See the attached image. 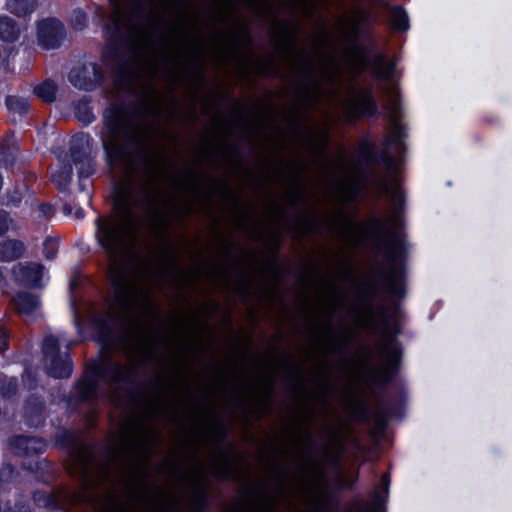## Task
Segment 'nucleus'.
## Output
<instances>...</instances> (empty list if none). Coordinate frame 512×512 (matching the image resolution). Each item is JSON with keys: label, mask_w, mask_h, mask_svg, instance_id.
I'll return each mask as SVG.
<instances>
[{"label": "nucleus", "mask_w": 512, "mask_h": 512, "mask_svg": "<svg viewBox=\"0 0 512 512\" xmlns=\"http://www.w3.org/2000/svg\"><path fill=\"white\" fill-rule=\"evenodd\" d=\"M65 38L63 24L55 18H47L38 23L37 40L44 49L58 48Z\"/></svg>", "instance_id": "9"}, {"label": "nucleus", "mask_w": 512, "mask_h": 512, "mask_svg": "<svg viewBox=\"0 0 512 512\" xmlns=\"http://www.w3.org/2000/svg\"><path fill=\"white\" fill-rule=\"evenodd\" d=\"M64 210H65V212H66L67 214H70V213H71V211H72L71 207H70V206H68V205H65V206H64Z\"/></svg>", "instance_id": "42"}, {"label": "nucleus", "mask_w": 512, "mask_h": 512, "mask_svg": "<svg viewBox=\"0 0 512 512\" xmlns=\"http://www.w3.org/2000/svg\"><path fill=\"white\" fill-rule=\"evenodd\" d=\"M160 110L159 104L139 109L114 105L104 114L100 137L107 161L120 166L127 177L133 176L137 156L152 133L147 116H158Z\"/></svg>", "instance_id": "3"}, {"label": "nucleus", "mask_w": 512, "mask_h": 512, "mask_svg": "<svg viewBox=\"0 0 512 512\" xmlns=\"http://www.w3.org/2000/svg\"><path fill=\"white\" fill-rule=\"evenodd\" d=\"M45 371L54 378H67L72 373V363L67 351H60L59 341L53 335H47L42 344Z\"/></svg>", "instance_id": "6"}, {"label": "nucleus", "mask_w": 512, "mask_h": 512, "mask_svg": "<svg viewBox=\"0 0 512 512\" xmlns=\"http://www.w3.org/2000/svg\"><path fill=\"white\" fill-rule=\"evenodd\" d=\"M45 411V403L38 395H31L26 400L25 413L29 416L42 414Z\"/></svg>", "instance_id": "24"}, {"label": "nucleus", "mask_w": 512, "mask_h": 512, "mask_svg": "<svg viewBox=\"0 0 512 512\" xmlns=\"http://www.w3.org/2000/svg\"><path fill=\"white\" fill-rule=\"evenodd\" d=\"M92 146L93 139L85 133L76 134L71 141L69 162H72L77 170L82 190L91 186L87 179L95 172V163L91 157Z\"/></svg>", "instance_id": "5"}, {"label": "nucleus", "mask_w": 512, "mask_h": 512, "mask_svg": "<svg viewBox=\"0 0 512 512\" xmlns=\"http://www.w3.org/2000/svg\"><path fill=\"white\" fill-rule=\"evenodd\" d=\"M7 108L19 115L25 114L29 109V103L27 99L18 96H8L6 99Z\"/></svg>", "instance_id": "25"}, {"label": "nucleus", "mask_w": 512, "mask_h": 512, "mask_svg": "<svg viewBox=\"0 0 512 512\" xmlns=\"http://www.w3.org/2000/svg\"><path fill=\"white\" fill-rule=\"evenodd\" d=\"M358 62H359V69H360V71L365 69V67L368 65L367 58L365 56H363V55H360L358 57Z\"/></svg>", "instance_id": "38"}, {"label": "nucleus", "mask_w": 512, "mask_h": 512, "mask_svg": "<svg viewBox=\"0 0 512 512\" xmlns=\"http://www.w3.org/2000/svg\"><path fill=\"white\" fill-rule=\"evenodd\" d=\"M11 220L4 210L0 209V236L5 234L9 230Z\"/></svg>", "instance_id": "32"}, {"label": "nucleus", "mask_w": 512, "mask_h": 512, "mask_svg": "<svg viewBox=\"0 0 512 512\" xmlns=\"http://www.w3.org/2000/svg\"><path fill=\"white\" fill-rule=\"evenodd\" d=\"M92 460V452L88 447H78L73 454V462L75 467L72 469L71 473L86 475L90 469Z\"/></svg>", "instance_id": "17"}, {"label": "nucleus", "mask_w": 512, "mask_h": 512, "mask_svg": "<svg viewBox=\"0 0 512 512\" xmlns=\"http://www.w3.org/2000/svg\"><path fill=\"white\" fill-rule=\"evenodd\" d=\"M68 79L75 88L92 91L104 82L105 71L102 64L88 62L74 67L70 71Z\"/></svg>", "instance_id": "7"}, {"label": "nucleus", "mask_w": 512, "mask_h": 512, "mask_svg": "<svg viewBox=\"0 0 512 512\" xmlns=\"http://www.w3.org/2000/svg\"><path fill=\"white\" fill-rule=\"evenodd\" d=\"M17 390V381L15 379L6 380L1 387V393L6 398H10L15 395Z\"/></svg>", "instance_id": "29"}, {"label": "nucleus", "mask_w": 512, "mask_h": 512, "mask_svg": "<svg viewBox=\"0 0 512 512\" xmlns=\"http://www.w3.org/2000/svg\"><path fill=\"white\" fill-rule=\"evenodd\" d=\"M72 176V164L68 161L51 175V180L60 189H65L70 183Z\"/></svg>", "instance_id": "22"}, {"label": "nucleus", "mask_w": 512, "mask_h": 512, "mask_svg": "<svg viewBox=\"0 0 512 512\" xmlns=\"http://www.w3.org/2000/svg\"><path fill=\"white\" fill-rule=\"evenodd\" d=\"M57 251L56 242L52 240H47L44 243V253L46 258L52 259Z\"/></svg>", "instance_id": "33"}, {"label": "nucleus", "mask_w": 512, "mask_h": 512, "mask_svg": "<svg viewBox=\"0 0 512 512\" xmlns=\"http://www.w3.org/2000/svg\"><path fill=\"white\" fill-rule=\"evenodd\" d=\"M302 497L311 509L321 510L328 502V493L323 480L319 479L305 487Z\"/></svg>", "instance_id": "13"}, {"label": "nucleus", "mask_w": 512, "mask_h": 512, "mask_svg": "<svg viewBox=\"0 0 512 512\" xmlns=\"http://www.w3.org/2000/svg\"><path fill=\"white\" fill-rule=\"evenodd\" d=\"M390 292L393 294L398 293V282L394 274H389L387 277Z\"/></svg>", "instance_id": "36"}, {"label": "nucleus", "mask_w": 512, "mask_h": 512, "mask_svg": "<svg viewBox=\"0 0 512 512\" xmlns=\"http://www.w3.org/2000/svg\"><path fill=\"white\" fill-rule=\"evenodd\" d=\"M20 35V28L16 22L7 16L0 17V39L5 42H14Z\"/></svg>", "instance_id": "20"}, {"label": "nucleus", "mask_w": 512, "mask_h": 512, "mask_svg": "<svg viewBox=\"0 0 512 512\" xmlns=\"http://www.w3.org/2000/svg\"><path fill=\"white\" fill-rule=\"evenodd\" d=\"M337 301L336 300H333L332 303H331V313H333L336 308H337Z\"/></svg>", "instance_id": "41"}, {"label": "nucleus", "mask_w": 512, "mask_h": 512, "mask_svg": "<svg viewBox=\"0 0 512 512\" xmlns=\"http://www.w3.org/2000/svg\"><path fill=\"white\" fill-rule=\"evenodd\" d=\"M143 165L140 178L116 185V214L99 217L96 221V239L108 256V274L113 288L109 316L122 327L116 340L103 336L105 356L101 363L90 366L78 382L75 395L80 401L95 399L100 381L109 385L115 401L129 396L138 366L154 357L155 340L144 323V317L151 315L154 308L150 296L151 276L142 264L129 261L140 230L143 227L155 229L162 217V194L157 186L160 164L145 157Z\"/></svg>", "instance_id": "1"}, {"label": "nucleus", "mask_w": 512, "mask_h": 512, "mask_svg": "<svg viewBox=\"0 0 512 512\" xmlns=\"http://www.w3.org/2000/svg\"><path fill=\"white\" fill-rule=\"evenodd\" d=\"M179 377L180 376L175 375V376H171L169 379H167L166 383H165V385H167V388L170 390H173V391H177L180 388H182L181 386H184L185 383H184V380L179 379Z\"/></svg>", "instance_id": "31"}, {"label": "nucleus", "mask_w": 512, "mask_h": 512, "mask_svg": "<svg viewBox=\"0 0 512 512\" xmlns=\"http://www.w3.org/2000/svg\"><path fill=\"white\" fill-rule=\"evenodd\" d=\"M299 74L298 101L303 106H313L325 96L324 84L333 80L332 68L322 59L300 56L295 63Z\"/></svg>", "instance_id": "4"}, {"label": "nucleus", "mask_w": 512, "mask_h": 512, "mask_svg": "<svg viewBox=\"0 0 512 512\" xmlns=\"http://www.w3.org/2000/svg\"><path fill=\"white\" fill-rule=\"evenodd\" d=\"M25 251L23 242L15 239L6 240L0 243V260L13 261L20 258Z\"/></svg>", "instance_id": "18"}, {"label": "nucleus", "mask_w": 512, "mask_h": 512, "mask_svg": "<svg viewBox=\"0 0 512 512\" xmlns=\"http://www.w3.org/2000/svg\"><path fill=\"white\" fill-rule=\"evenodd\" d=\"M160 69V65H159V62H158V58H157V55L154 54L150 59H149V68H148V72L151 74V75H155L158 73Z\"/></svg>", "instance_id": "34"}, {"label": "nucleus", "mask_w": 512, "mask_h": 512, "mask_svg": "<svg viewBox=\"0 0 512 512\" xmlns=\"http://www.w3.org/2000/svg\"><path fill=\"white\" fill-rule=\"evenodd\" d=\"M41 210L43 214L50 215L52 213V207L48 204H44L41 206Z\"/></svg>", "instance_id": "39"}, {"label": "nucleus", "mask_w": 512, "mask_h": 512, "mask_svg": "<svg viewBox=\"0 0 512 512\" xmlns=\"http://www.w3.org/2000/svg\"><path fill=\"white\" fill-rule=\"evenodd\" d=\"M347 109L353 116H368L376 111V104L371 92H359L352 96Z\"/></svg>", "instance_id": "14"}, {"label": "nucleus", "mask_w": 512, "mask_h": 512, "mask_svg": "<svg viewBox=\"0 0 512 512\" xmlns=\"http://www.w3.org/2000/svg\"><path fill=\"white\" fill-rule=\"evenodd\" d=\"M393 27L397 30H406L408 28V18L404 10L395 8L391 14Z\"/></svg>", "instance_id": "28"}, {"label": "nucleus", "mask_w": 512, "mask_h": 512, "mask_svg": "<svg viewBox=\"0 0 512 512\" xmlns=\"http://www.w3.org/2000/svg\"><path fill=\"white\" fill-rule=\"evenodd\" d=\"M387 221H388V222H391V221L396 222V216H393L391 219H389V220H387Z\"/></svg>", "instance_id": "43"}, {"label": "nucleus", "mask_w": 512, "mask_h": 512, "mask_svg": "<svg viewBox=\"0 0 512 512\" xmlns=\"http://www.w3.org/2000/svg\"><path fill=\"white\" fill-rule=\"evenodd\" d=\"M15 452L19 455L39 453L44 448V443L36 438L18 437L14 441Z\"/></svg>", "instance_id": "19"}, {"label": "nucleus", "mask_w": 512, "mask_h": 512, "mask_svg": "<svg viewBox=\"0 0 512 512\" xmlns=\"http://www.w3.org/2000/svg\"><path fill=\"white\" fill-rule=\"evenodd\" d=\"M10 11L18 16H24L33 10V4L30 0H11L8 3Z\"/></svg>", "instance_id": "27"}, {"label": "nucleus", "mask_w": 512, "mask_h": 512, "mask_svg": "<svg viewBox=\"0 0 512 512\" xmlns=\"http://www.w3.org/2000/svg\"><path fill=\"white\" fill-rule=\"evenodd\" d=\"M44 266L34 262L19 263L13 267L17 282L27 287H41Z\"/></svg>", "instance_id": "11"}, {"label": "nucleus", "mask_w": 512, "mask_h": 512, "mask_svg": "<svg viewBox=\"0 0 512 512\" xmlns=\"http://www.w3.org/2000/svg\"><path fill=\"white\" fill-rule=\"evenodd\" d=\"M57 85L52 80H45L34 88V93L47 103L56 99Z\"/></svg>", "instance_id": "23"}, {"label": "nucleus", "mask_w": 512, "mask_h": 512, "mask_svg": "<svg viewBox=\"0 0 512 512\" xmlns=\"http://www.w3.org/2000/svg\"><path fill=\"white\" fill-rule=\"evenodd\" d=\"M76 214H77L78 217H81L82 212L79 210V211H77Z\"/></svg>", "instance_id": "44"}, {"label": "nucleus", "mask_w": 512, "mask_h": 512, "mask_svg": "<svg viewBox=\"0 0 512 512\" xmlns=\"http://www.w3.org/2000/svg\"><path fill=\"white\" fill-rule=\"evenodd\" d=\"M11 303L16 313L22 317L32 315L40 307L38 295L26 291L18 292L11 299Z\"/></svg>", "instance_id": "15"}, {"label": "nucleus", "mask_w": 512, "mask_h": 512, "mask_svg": "<svg viewBox=\"0 0 512 512\" xmlns=\"http://www.w3.org/2000/svg\"><path fill=\"white\" fill-rule=\"evenodd\" d=\"M8 346V333L5 328L0 327V353Z\"/></svg>", "instance_id": "35"}, {"label": "nucleus", "mask_w": 512, "mask_h": 512, "mask_svg": "<svg viewBox=\"0 0 512 512\" xmlns=\"http://www.w3.org/2000/svg\"><path fill=\"white\" fill-rule=\"evenodd\" d=\"M396 253H397V246H396V245H393V246L391 247L390 251H389V255H388L389 259H390V260H394V259H395V257H396Z\"/></svg>", "instance_id": "40"}, {"label": "nucleus", "mask_w": 512, "mask_h": 512, "mask_svg": "<svg viewBox=\"0 0 512 512\" xmlns=\"http://www.w3.org/2000/svg\"><path fill=\"white\" fill-rule=\"evenodd\" d=\"M87 17L85 13L81 11L75 12L74 18L72 19V25L75 29L81 30L86 26Z\"/></svg>", "instance_id": "30"}, {"label": "nucleus", "mask_w": 512, "mask_h": 512, "mask_svg": "<svg viewBox=\"0 0 512 512\" xmlns=\"http://www.w3.org/2000/svg\"><path fill=\"white\" fill-rule=\"evenodd\" d=\"M369 19L367 11L362 9H353L346 12L338 20V26L341 33L348 38L356 37L361 25Z\"/></svg>", "instance_id": "12"}, {"label": "nucleus", "mask_w": 512, "mask_h": 512, "mask_svg": "<svg viewBox=\"0 0 512 512\" xmlns=\"http://www.w3.org/2000/svg\"><path fill=\"white\" fill-rule=\"evenodd\" d=\"M17 141L13 133H7L0 142V162L5 167H11L16 160Z\"/></svg>", "instance_id": "16"}, {"label": "nucleus", "mask_w": 512, "mask_h": 512, "mask_svg": "<svg viewBox=\"0 0 512 512\" xmlns=\"http://www.w3.org/2000/svg\"><path fill=\"white\" fill-rule=\"evenodd\" d=\"M371 229L373 230L374 233H379L380 230L382 229V223H381V220L379 219H373L371 221Z\"/></svg>", "instance_id": "37"}, {"label": "nucleus", "mask_w": 512, "mask_h": 512, "mask_svg": "<svg viewBox=\"0 0 512 512\" xmlns=\"http://www.w3.org/2000/svg\"><path fill=\"white\" fill-rule=\"evenodd\" d=\"M113 45L103 54V61L110 67L111 76L118 89L128 87L140 62L141 50L151 44L149 27H144L138 17L144 0H111ZM151 5L148 22L158 18L157 5L162 0H149Z\"/></svg>", "instance_id": "2"}, {"label": "nucleus", "mask_w": 512, "mask_h": 512, "mask_svg": "<svg viewBox=\"0 0 512 512\" xmlns=\"http://www.w3.org/2000/svg\"><path fill=\"white\" fill-rule=\"evenodd\" d=\"M373 74L380 79L388 80L394 71V66L391 62H386L381 54H377L371 63Z\"/></svg>", "instance_id": "21"}, {"label": "nucleus", "mask_w": 512, "mask_h": 512, "mask_svg": "<svg viewBox=\"0 0 512 512\" xmlns=\"http://www.w3.org/2000/svg\"><path fill=\"white\" fill-rule=\"evenodd\" d=\"M379 354L381 356L385 355L386 364L371 368L370 374L375 381L387 382L391 370L400 359V349L398 348L397 344L394 341L390 340L379 348Z\"/></svg>", "instance_id": "10"}, {"label": "nucleus", "mask_w": 512, "mask_h": 512, "mask_svg": "<svg viewBox=\"0 0 512 512\" xmlns=\"http://www.w3.org/2000/svg\"><path fill=\"white\" fill-rule=\"evenodd\" d=\"M75 115L77 119L84 124H89L94 119V115L87 100H81L75 105Z\"/></svg>", "instance_id": "26"}, {"label": "nucleus", "mask_w": 512, "mask_h": 512, "mask_svg": "<svg viewBox=\"0 0 512 512\" xmlns=\"http://www.w3.org/2000/svg\"><path fill=\"white\" fill-rule=\"evenodd\" d=\"M156 432L150 426H138L125 424L119 432V444L123 448L146 449L150 443L156 440Z\"/></svg>", "instance_id": "8"}]
</instances>
